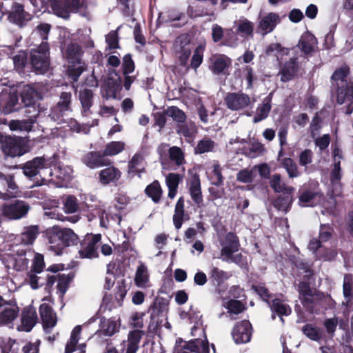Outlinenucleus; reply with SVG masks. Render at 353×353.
I'll return each mask as SVG.
<instances>
[{
    "mask_svg": "<svg viewBox=\"0 0 353 353\" xmlns=\"http://www.w3.org/2000/svg\"><path fill=\"white\" fill-rule=\"evenodd\" d=\"M81 162L90 169H95L112 164V161L103 156V152L90 151L81 157Z\"/></svg>",
    "mask_w": 353,
    "mask_h": 353,
    "instance_id": "nucleus-15",
    "label": "nucleus"
},
{
    "mask_svg": "<svg viewBox=\"0 0 353 353\" xmlns=\"http://www.w3.org/2000/svg\"><path fill=\"white\" fill-rule=\"evenodd\" d=\"M143 160V156L139 153L134 154L128 163L129 173L138 175L139 177L141 176V174L145 172V168H139V165Z\"/></svg>",
    "mask_w": 353,
    "mask_h": 353,
    "instance_id": "nucleus-42",
    "label": "nucleus"
},
{
    "mask_svg": "<svg viewBox=\"0 0 353 353\" xmlns=\"http://www.w3.org/2000/svg\"><path fill=\"white\" fill-rule=\"evenodd\" d=\"M46 236L50 250L57 255L61 254L65 248L79 243V236L70 228L53 226L47 230Z\"/></svg>",
    "mask_w": 353,
    "mask_h": 353,
    "instance_id": "nucleus-2",
    "label": "nucleus"
},
{
    "mask_svg": "<svg viewBox=\"0 0 353 353\" xmlns=\"http://www.w3.org/2000/svg\"><path fill=\"white\" fill-rule=\"evenodd\" d=\"M280 21V17L278 14L269 12L261 18L257 26L258 32L263 35L270 33Z\"/></svg>",
    "mask_w": 353,
    "mask_h": 353,
    "instance_id": "nucleus-22",
    "label": "nucleus"
},
{
    "mask_svg": "<svg viewBox=\"0 0 353 353\" xmlns=\"http://www.w3.org/2000/svg\"><path fill=\"white\" fill-rule=\"evenodd\" d=\"M212 176L210 178L212 185L216 187L223 185L224 176L222 174V168L219 163H214L212 166Z\"/></svg>",
    "mask_w": 353,
    "mask_h": 353,
    "instance_id": "nucleus-51",
    "label": "nucleus"
},
{
    "mask_svg": "<svg viewBox=\"0 0 353 353\" xmlns=\"http://www.w3.org/2000/svg\"><path fill=\"white\" fill-rule=\"evenodd\" d=\"M144 193L153 203H159L163 197V191L159 181L154 180L145 187Z\"/></svg>",
    "mask_w": 353,
    "mask_h": 353,
    "instance_id": "nucleus-35",
    "label": "nucleus"
},
{
    "mask_svg": "<svg viewBox=\"0 0 353 353\" xmlns=\"http://www.w3.org/2000/svg\"><path fill=\"white\" fill-rule=\"evenodd\" d=\"M323 119L319 112H316L310 125L311 137L314 138L322 128Z\"/></svg>",
    "mask_w": 353,
    "mask_h": 353,
    "instance_id": "nucleus-64",
    "label": "nucleus"
},
{
    "mask_svg": "<svg viewBox=\"0 0 353 353\" xmlns=\"http://www.w3.org/2000/svg\"><path fill=\"white\" fill-rule=\"evenodd\" d=\"M121 176V171L113 165H108L99 173V181L103 185L117 181Z\"/></svg>",
    "mask_w": 353,
    "mask_h": 353,
    "instance_id": "nucleus-29",
    "label": "nucleus"
},
{
    "mask_svg": "<svg viewBox=\"0 0 353 353\" xmlns=\"http://www.w3.org/2000/svg\"><path fill=\"white\" fill-rule=\"evenodd\" d=\"M272 97L273 92L269 93L268 95L263 99L262 104L259 105L256 108V114L253 117L254 123H259L268 117L272 108Z\"/></svg>",
    "mask_w": 353,
    "mask_h": 353,
    "instance_id": "nucleus-31",
    "label": "nucleus"
},
{
    "mask_svg": "<svg viewBox=\"0 0 353 353\" xmlns=\"http://www.w3.org/2000/svg\"><path fill=\"white\" fill-rule=\"evenodd\" d=\"M236 32L242 37H252L254 32V23L249 20L244 19L239 20Z\"/></svg>",
    "mask_w": 353,
    "mask_h": 353,
    "instance_id": "nucleus-47",
    "label": "nucleus"
},
{
    "mask_svg": "<svg viewBox=\"0 0 353 353\" xmlns=\"http://www.w3.org/2000/svg\"><path fill=\"white\" fill-rule=\"evenodd\" d=\"M188 184L189 185L188 191L194 203L198 207L203 206V197L201 191V180L199 174L193 173L191 174Z\"/></svg>",
    "mask_w": 353,
    "mask_h": 353,
    "instance_id": "nucleus-16",
    "label": "nucleus"
},
{
    "mask_svg": "<svg viewBox=\"0 0 353 353\" xmlns=\"http://www.w3.org/2000/svg\"><path fill=\"white\" fill-rule=\"evenodd\" d=\"M101 331L105 336H112L119 331L117 322L112 319H105L103 318L101 319Z\"/></svg>",
    "mask_w": 353,
    "mask_h": 353,
    "instance_id": "nucleus-48",
    "label": "nucleus"
},
{
    "mask_svg": "<svg viewBox=\"0 0 353 353\" xmlns=\"http://www.w3.org/2000/svg\"><path fill=\"white\" fill-rule=\"evenodd\" d=\"M352 285L353 281L352 277L349 275H345L343 284V293L346 300L347 305L353 299Z\"/></svg>",
    "mask_w": 353,
    "mask_h": 353,
    "instance_id": "nucleus-55",
    "label": "nucleus"
},
{
    "mask_svg": "<svg viewBox=\"0 0 353 353\" xmlns=\"http://www.w3.org/2000/svg\"><path fill=\"white\" fill-rule=\"evenodd\" d=\"M252 290H253L259 296L260 298L268 305L270 303V298L272 296V294H271L265 285V283H261L258 285H252Z\"/></svg>",
    "mask_w": 353,
    "mask_h": 353,
    "instance_id": "nucleus-56",
    "label": "nucleus"
},
{
    "mask_svg": "<svg viewBox=\"0 0 353 353\" xmlns=\"http://www.w3.org/2000/svg\"><path fill=\"white\" fill-rule=\"evenodd\" d=\"M19 307H6L0 312V324L6 325L12 323L19 314Z\"/></svg>",
    "mask_w": 353,
    "mask_h": 353,
    "instance_id": "nucleus-46",
    "label": "nucleus"
},
{
    "mask_svg": "<svg viewBox=\"0 0 353 353\" xmlns=\"http://www.w3.org/2000/svg\"><path fill=\"white\" fill-rule=\"evenodd\" d=\"M135 70V63L132 59V54L128 53L122 59L121 70L123 74H130Z\"/></svg>",
    "mask_w": 353,
    "mask_h": 353,
    "instance_id": "nucleus-61",
    "label": "nucleus"
},
{
    "mask_svg": "<svg viewBox=\"0 0 353 353\" xmlns=\"http://www.w3.org/2000/svg\"><path fill=\"white\" fill-rule=\"evenodd\" d=\"M224 101L228 108L233 111L243 110L251 103L250 96L242 92H228Z\"/></svg>",
    "mask_w": 353,
    "mask_h": 353,
    "instance_id": "nucleus-14",
    "label": "nucleus"
},
{
    "mask_svg": "<svg viewBox=\"0 0 353 353\" xmlns=\"http://www.w3.org/2000/svg\"><path fill=\"white\" fill-rule=\"evenodd\" d=\"M281 163L282 167L286 170L290 178H295L299 175L298 167L292 158H284Z\"/></svg>",
    "mask_w": 353,
    "mask_h": 353,
    "instance_id": "nucleus-53",
    "label": "nucleus"
},
{
    "mask_svg": "<svg viewBox=\"0 0 353 353\" xmlns=\"http://www.w3.org/2000/svg\"><path fill=\"white\" fill-rule=\"evenodd\" d=\"M30 71L36 74H45L50 67V46L48 42H41L29 52Z\"/></svg>",
    "mask_w": 353,
    "mask_h": 353,
    "instance_id": "nucleus-3",
    "label": "nucleus"
},
{
    "mask_svg": "<svg viewBox=\"0 0 353 353\" xmlns=\"http://www.w3.org/2000/svg\"><path fill=\"white\" fill-rule=\"evenodd\" d=\"M37 96V91L29 85H26L23 88L20 94L21 102L26 107L34 105Z\"/></svg>",
    "mask_w": 353,
    "mask_h": 353,
    "instance_id": "nucleus-37",
    "label": "nucleus"
},
{
    "mask_svg": "<svg viewBox=\"0 0 353 353\" xmlns=\"http://www.w3.org/2000/svg\"><path fill=\"white\" fill-rule=\"evenodd\" d=\"M125 144L123 141H111L108 143L102 151L105 158L108 156H115L125 149Z\"/></svg>",
    "mask_w": 353,
    "mask_h": 353,
    "instance_id": "nucleus-44",
    "label": "nucleus"
},
{
    "mask_svg": "<svg viewBox=\"0 0 353 353\" xmlns=\"http://www.w3.org/2000/svg\"><path fill=\"white\" fill-rule=\"evenodd\" d=\"M94 92L88 88H81L79 92V99L81 106V114L88 116L92 114L90 108L94 105Z\"/></svg>",
    "mask_w": 353,
    "mask_h": 353,
    "instance_id": "nucleus-26",
    "label": "nucleus"
},
{
    "mask_svg": "<svg viewBox=\"0 0 353 353\" xmlns=\"http://www.w3.org/2000/svg\"><path fill=\"white\" fill-rule=\"evenodd\" d=\"M210 68L214 74L228 75V69L232 66V59L223 54H216L211 59Z\"/></svg>",
    "mask_w": 353,
    "mask_h": 353,
    "instance_id": "nucleus-19",
    "label": "nucleus"
},
{
    "mask_svg": "<svg viewBox=\"0 0 353 353\" xmlns=\"http://www.w3.org/2000/svg\"><path fill=\"white\" fill-rule=\"evenodd\" d=\"M119 29V27L116 30H111L105 36V42L109 50H116L120 48L118 34Z\"/></svg>",
    "mask_w": 353,
    "mask_h": 353,
    "instance_id": "nucleus-63",
    "label": "nucleus"
},
{
    "mask_svg": "<svg viewBox=\"0 0 353 353\" xmlns=\"http://www.w3.org/2000/svg\"><path fill=\"white\" fill-rule=\"evenodd\" d=\"M165 114L168 117H171L173 121L179 123V124L184 123L187 119L185 113L175 105L168 107L165 110Z\"/></svg>",
    "mask_w": 353,
    "mask_h": 353,
    "instance_id": "nucleus-49",
    "label": "nucleus"
},
{
    "mask_svg": "<svg viewBox=\"0 0 353 353\" xmlns=\"http://www.w3.org/2000/svg\"><path fill=\"white\" fill-rule=\"evenodd\" d=\"M334 233V228L332 225L327 224H321L319 228V239L323 242H327L330 241Z\"/></svg>",
    "mask_w": 353,
    "mask_h": 353,
    "instance_id": "nucleus-60",
    "label": "nucleus"
},
{
    "mask_svg": "<svg viewBox=\"0 0 353 353\" xmlns=\"http://www.w3.org/2000/svg\"><path fill=\"white\" fill-rule=\"evenodd\" d=\"M149 281L147 268L141 264L137 270L134 278V282L137 286L139 288L144 287Z\"/></svg>",
    "mask_w": 353,
    "mask_h": 353,
    "instance_id": "nucleus-50",
    "label": "nucleus"
},
{
    "mask_svg": "<svg viewBox=\"0 0 353 353\" xmlns=\"http://www.w3.org/2000/svg\"><path fill=\"white\" fill-rule=\"evenodd\" d=\"M32 18V14L25 10L24 6L17 2L8 16V19L11 23L20 28L25 26Z\"/></svg>",
    "mask_w": 353,
    "mask_h": 353,
    "instance_id": "nucleus-17",
    "label": "nucleus"
},
{
    "mask_svg": "<svg viewBox=\"0 0 353 353\" xmlns=\"http://www.w3.org/2000/svg\"><path fill=\"white\" fill-rule=\"evenodd\" d=\"M19 187L12 174L0 172V199L8 200L17 196Z\"/></svg>",
    "mask_w": 353,
    "mask_h": 353,
    "instance_id": "nucleus-13",
    "label": "nucleus"
},
{
    "mask_svg": "<svg viewBox=\"0 0 353 353\" xmlns=\"http://www.w3.org/2000/svg\"><path fill=\"white\" fill-rule=\"evenodd\" d=\"M173 224L176 230H179L183 222L190 219L189 214L185 210V199L183 196L179 198L174 208Z\"/></svg>",
    "mask_w": 353,
    "mask_h": 353,
    "instance_id": "nucleus-28",
    "label": "nucleus"
},
{
    "mask_svg": "<svg viewBox=\"0 0 353 353\" xmlns=\"http://www.w3.org/2000/svg\"><path fill=\"white\" fill-rule=\"evenodd\" d=\"M170 159L174 163L180 166L185 162L184 154L182 150L177 146H172L168 150Z\"/></svg>",
    "mask_w": 353,
    "mask_h": 353,
    "instance_id": "nucleus-54",
    "label": "nucleus"
},
{
    "mask_svg": "<svg viewBox=\"0 0 353 353\" xmlns=\"http://www.w3.org/2000/svg\"><path fill=\"white\" fill-rule=\"evenodd\" d=\"M122 90L121 78L119 72L113 69L108 78L105 80L102 87V96L103 98L108 99L109 98L115 99Z\"/></svg>",
    "mask_w": 353,
    "mask_h": 353,
    "instance_id": "nucleus-9",
    "label": "nucleus"
},
{
    "mask_svg": "<svg viewBox=\"0 0 353 353\" xmlns=\"http://www.w3.org/2000/svg\"><path fill=\"white\" fill-rule=\"evenodd\" d=\"M214 147V142L209 138L203 139L199 141L194 148L195 152L197 154H203L210 152Z\"/></svg>",
    "mask_w": 353,
    "mask_h": 353,
    "instance_id": "nucleus-62",
    "label": "nucleus"
},
{
    "mask_svg": "<svg viewBox=\"0 0 353 353\" xmlns=\"http://www.w3.org/2000/svg\"><path fill=\"white\" fill-rule=\"evenodd\" d=\"M191 35L188 33L179 34L173 43V50L178 58L179 65L186 67L193 48Z\"/></svg>",
    "mask_w": 353,
    "mask_h": 353,
    "instance_id": "nucleus-7",
    "label": "nucleus"
},
{
    "mask_svg": "<svg viewBox=\"0 0 353 353\" xmlns=\"http://www.w3.org/2000/svg\"><path fill=\"white\" fill-rule=\"evenodd\" d=\"M30 209L28 203L23 201L15 200L9 204H5L2 208L3 216L10 219H20L26 216Z\"/></svg>",
    "mask_w": 353,
    "mask_h": 353,
    "instance_id": "nucleus-12",
    "label": "nucleus"
},
{
    "mask_svg": "<svg viewBox=\"0 0 353 353\" xmlns=\"http://www.w3.org/2000/svg\"><path fill=\"white\" fill-rule=\"evenodd\" d=\"M351 70L346 63L337 68L330 77V93L336 103L345 106L343 112L350 115L353 112V80L349 78Z\"/></svg>",
    "mask_w": 353,
    "mask_h": 353,
    "instance_id": "nucleus-1",
    "label": "nucleus"
},
{
    "mask_svg": "<svg viewBox=\"0 0 353 353\" xmlns=\"http://www.w3.org/2000/svg\"><path fill=\"white\" fill-rule=\"evenodd\" d=\"M299 70V62L297 57H292L285 61L279 70L280 81L283 83L292 80Z\"/></svg>",
    "mask_w": 353,
    "mask_h": 353,
    "instance_id": "nucleus-23",
    "label": "nucleus"
},
{
    "mask_svg": "<svg viewBox=\"0 0 353 353\" xmlns=\"http://www.w3.org/2000/svg\"><path fill=\"white\" fill-rule=\"evenodd\" d=\"M83 8L85 6L81 0H65L63 2H54L52 5L54 13L64 19L70 18V12L77 13Z\"/></svg>",
    "mask_w": 353,
    "mask_h": 353,
    "instance_id": "nucleus-10",
    "label": "nucleus"
},
{
    "mask_svg": "<svg viewBox=\"0 0 353 353\" xmlns=\"http://www.w3.org/2000/svg\"><path fill=\"white\" fill-rule=\"evenodd\" d=\"M77 199L74 195H69L63 202V210L67 214L77 212L79 210Z\"/></svg>",
    "mask_w": 353,
    "mask_h": 353,
    "instance_id": "nucleus-58",
    "label": "nucleus"
},
{
    "mask_svg": "<svg viewBox=\"0 0 353 353\" xmlns=\"http://www.w3.org/2000/svg\"><path fill=\"white\" fill-rule=\"evenodd\" d=\"M302 332L307 338L314 341H319L322 337L318 327L310 323L303 325Z\"/></svg>",
    "mask_w": 353,
    "mask_h": 353,
    "instance_id": "nucleus-57",
    "label": "nucleus"
},
{
    "mask_svg": "<svg viewBox=\"0 0 353 353\" xmlns=\"http://www.w3.org/2000/svg\"><path fill=\"white\" fill-rule=\"evenodd\" d=\"M57 289L61 295H64L69 288V285L74 278V274L70 273L68 274H58Z\"/></svg>",
    "mask_w": 353,
    "mask_h": 353,
    "instance_id": "nucleus-52",
    "label": "nucleus"
},
{
    "mask_svg": "<svg viewBox=\"0 0 353 353\" xmlns=\"http://www.w3.org/2000/svg\"><path fill=\"white\" fill-rule=\"evenodd\" d=\"M86 70L85 63L81 64H68L66 69V75L72 82H77L80 76Z\"/></svg>",
    "mask_w": 353,
    "mask_h": 353,
    "instance_id": "nucleus-41",
    "label": "nucleus"
},
{
    "mask_svg": "<svg viewBox=\"0 0 353 353\" xmlns=\"http://www.w3.org/2000/svg\"><path fill=\"white\" fill-rule=\"evenodd\" d=\"M253 332L252 325L248 320L236 322L232 330L231 334L236 344H244L250 342Z\"/></svg>",
    "mask_w": 353,
    "mask_h": 353,
    "instance_id": "nucleus-11",
    "label": "nucleus"
},
{
    "mask_svg": "<svg viewBox=\"0 0 353 353\" xmlns=\"http://www.w3.org/2000/svg\"><path fill=\"white\" fill-rule=\"evenodd\" d=\"M293 192L294 191H288L277 196L273 201L274 207L278 210L283 211L285 213L289 212L294 201L292 196Z\"/></svg>",
    "mask_w": 353,
    "mask_h": 353,
    "instance_id": "nucleus-32",
    "label": "nucleus"
},
{
    "mask_svg": "<svg viewBox=\"0 0 353 353\" xmlns=\"http://www.w3.org/2000/svg\"><path fill=\"white\" fill-rule=\"evenodd\" d=\"M270 185L276 193L294 191V187L288 186L285 182L282 181L281 174H274L272 176Z\"/></svg>",
    "mask_w": 353,
    "mask_h": 353,
    "instance_id": "nucleus-39",
    "label": "nucleus"
},
{
    "mask_svg": "<svg viewBox=\"0 0 353 353\" xmlns=\"http://www.w3.org/2000/svg\"><path fill=\"white\" fill-rule=\"evenodd\" d=\"M0 143L3 154L12 158L21 157L30 150L28 137L3 135L0 132Z\"/></svg>",
    "mask_w": 353,
    "mask_h": 353,
    "instance_id": "nucleus-4",
    "label": "nucleus"
},
{
    "mask_svg": "<svg viewBox=\"0 0 353 353\" xmlns=\"http://www.w3.org/2000/svg\"><path fill=\"white\" fill-rule=\"evenodd\" d=\"M316 45V38L308 31L301 35L298 44L301 51L305 54H310L313 52Z\"/></svg>",
    "mask_w": 353,
    "mask_h": 353,
    "instance_id": "nucleus-33",
    "label": "nucleus"
},
{
    "mask_svg": "<svg viewBox=\"0 0 353 353\" xmlns=\"http://www.w3.org/2000/svg\"><path fill=\"white\" fill-rule=\"evenodd\" d=\"M101 240V234H93L92 233H88L81 241L79 239L80 243V248L78 252L79 257L88 259L98 258L99 256L98 248Z\"/></svg>",
    "mask_w": 353,
    "mask_h": 353,
    "instance_id": "nucleus-8",
    "label": "nucleus"
},
{
    "mask_svg": "<svg viewBox=\"0 0 353 353\" xmlns=\"http://www.w3.org/2000/svg\"><path fill=\"white\" fill-rule=\"evenodd\" d=\"M34 121L32 119L28 120H12L9 123L11 130L30 132L32 130Z\"/></svg>",
    "mask_w": 353,
    "mask_h": 353,
    "instance_id": "nucleus-45",
    "label": "nucleus"
},
{
    "mask_svg": "<svg viewBox=\"0 0 353 353\" xmlns=\"http://www.w3.org/2000/svg\"><path fill=\"white\" fill-rule=\"evenodd\" d=\"M83 51L80 45L70 43L68 45L64 53V58L68 64H81L85 63L82 59Z\"/></svg>",
    "mask_w": 353,
    "mask_h": 353,
    "instance_id": "nucleus-25",
    "label": "nucleus"
},
{
    "mask_svg": "<svg viewBox=\"0 0 353 353\" xmlns=\"http://www.w3.org/2000/svg\"><path fill=\"white\" fill-rule=\"evenodd\" d=\"M20 104L19 103V97L17 92H9L4 94L1 97L0 111L4 114H9L13 112L19 110Z\"/></svg>",
    "mask_w": 353,
    "mask_h": 353,
    "instance_id": "nucleus-21",
    "label": "nucleus"
},
{
    "mask_svg": "<svg viewBox=\"0 0 353 353\" xmlns=\"http://www.w3.org/2000/svg\"><path fill=\"white\" fill-rule=\"evenodd\" d=\"M37 314L36 310L33 307H26L23 308L21 312V330L29 332L37 322ZM20 330V329H19Z\"/></svg>",
    "mask_w": 353,
    "mask_h": 353,
    "instance_id": "nucleus-24",
    "label": "nucleus"
},
{
    "mask_svg": "<svg viewBox=\"0 0 353 353\" xmlns=\"http://www.w3.org/2000/svg\"><path fill=\"white\" fill-rule=\"evenodd\" d=\"M268 305L272 313V319L273 320L275 319V314H277L281 317V320L284 321V319L282 318V316H288L292 313V309L290 306L285 303L283 300L279 298L272 299Z\"/></svg>",
    "mask_w": 353,
    "mask_h": 353,
    "instance_id": "nucleus-27",
    "label": "nucleus"
},
{
    "mask_svg": "<svg viewBox=\"0 0 353 353\" xmlns=\"http://www.w3.org/2000/svg\"><path fill=\"white\" fill-rule=\"evenodd\" d=\"M47 166V160L43 157H37L26 162L23 167V173L29 179H32L39 174L41 169Z\"/></svg>",
    "mask_w": 353,
    "mask_h": 353,
    "instance_id": "nucleus-20",
    "label": "nucleus"
},
{
    "mask_svg": "<svg viewBox=\"0 0 353 353\" xmlns=\"http://www.w3.org/2000/svg\"><path fill=\"white\" fill-rule=\"evenodd\" d=\"M39 314L44 329L54 327L57 322L56 314L50 305L43 303L39 306Z\"/></svg>",
    "mask_w": 353,
    "mask_h": 353,
    "instance_id": "nucleus-30",
    "label": "nucleus"
},
{
    "mask_svg": "<svg viewBox=\"0 0 353 353\" xmlns=\"http://www.w3.org/2000/svg\"><path fill=\"white\" fill-rule=\"evenodd\" d=\"M39 233V225H34L24 227L20 234L21 243L26 245H32Z\"/></svg>",
    "mask_w": 353,
    "mask_h": 353,
    "instance_id": "nucleus-36",
    "label": "nucleus"
},
{
    "mask_svg": "<svg viewBox=\"0 0 353 353\" xmlns=\"http://www.w3.org/2000/svg\"><path fill=\"white\" fill-rule=\"evenodd\" d=\"M128 288L125 279L117 281L114 290V297L119 306H122L124 298L128 292Z\"/></svg>",
    "mask_w": 353,
    "mask_h": 353,
    "instance_id": "nucleus-43",
    "label": "nucleus"
},
{
    "mask_svg": "<svg viewBox=\"0 0 353 353\" xmlns=\"http://www.w3.org/2000/svg\"><path fill=\"white\" fill-rule=\"evenodd\" d=\"M145 332L141 330L130 331L128 336V343L125 353H137L139 347V343Z\"/></svg>",
    "mask_w": 353,
    "mask_h": 353,
    "instance_id": "nucleus-34",
    "label": "nucleus"
},
{
    "mask_svg": "<svg viewBox=\"0 0 353 353\" xmlns=\"http://www.w3.org/2000/svg\"><path fill=\"white\" fill-rule=\"evenodd\" d=\"M169 301L166 299L157 296L149 307L150 320L148 325L150 332H156L161 328L163 322L167 320Z\"/></svg>",
    "mask_w": 353,
    "mask_h": 353,
    "instance_id": "nucleus-5",
    "label": "nucleus"
},
{
    "mask_svg": "<svg viewBox=\"0 0 353 353\" xmlns=\"http://www.w3.org/2000/svg\"><path fill=\"white\" fill-rule=\"evenodd\" d=\"M221 255L225 257H232V254L239 250L240 247L238 236L232 232H228L221 241Z\"/></svg>",
    "mask_w": 353,
    "mask_h": 353,
    "instance_id": "nucleus-18",
    "label": "nucleus"
},
{
    "mask_svg": "<svg viewBox=\"0 0 353 353\" xmlns=\"http://www.w3.org/2000/svg\"><path fill=\"white\" fill-rule=\"evenodd\" d=\"M298 194V204L301 207L314 206L317 201L323 199L317 182L303 184L299 189Z\"/></svg>",
    "mask_w": 353,
    "mask_h": 353,
    "instance_id": "nucleus-6",
    "label": "nucleus"
},
{
    "mask_svg": "<svg viewBox=\"0 0 353 353\" xmlns=\"http://www.w3.org/2000/svg\"><path fill=\"white\" fill-rule=\"evenodd\" d=\"M204 47L202 45H199L194 50L193 56L190 61V67L194 69H197L203 62Z\"/></svg>",
    "mask_w": 353,
    "mask_h": 353,
    "instance_id": "nucleus-59",
    "label": "nucleus"
},
{
    "mask_svg": "<svg viewBox=\"0 0 353 353\" xmlns=\"http://www.w3.org/2000/svg\"><path fill=\"white\" fill-rule=\"evenodd\" d=\"M210 279L212 283L216 286H221L225 281L228 280L230 277L227 272L219 269L217 267H213L210 272Z\"/></svg>",
    "mask_w": 353,
    "mask_h": 353,
    "instance_id": "nucleus-40",
    "label": "nucleus"
},
{
    "mask_svg": "<svg viewBox=\"0 0 353 353\" xmlns=\"http://www.w3.org/2000/svg\"><path fill=\"white\" fill-rule=\"evenodd\" d=\"M13 63L14 69L19 72H23L26 68H30L29 53L21 50L13 57Z\"/></svg>",
    "mask_w": 353,
    "mask_h": 353,
    "instance_id": "nucleus-38",
    "label": "nucleus"
}]
</instances>
